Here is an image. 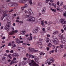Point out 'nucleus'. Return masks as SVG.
<instances>
[{
	"mask_svg": "<svg viewBox=\"0 0 66 66\" xmlns=\"http://www.w3.org/2000/svg\"><path fill=\"white\" fill-rule=\"evenodd\" d=\"M30 14L29 15H26V17H27L28 18L29 17V18L27 19V20L30 22H34L35 21V19L34 18L31 16V15L30 16Z\"/></svg>",
	"mask_w": 66,
	"mask_h": 66,
	"instance_id": "f257e3e1",
	"label": "nucleus"
},
{
	"mask_svg": "<svg viewBox=\"0 0 66 66\" xmlns=\"http://www.w3.org/2000/svg\"><path fill=\"white\" fill-rule=\"evenodd\" d=\"M31 62L29 63V64L30 66H39V65L37 64L33 60H32L31 61Z\"/></svg>",
	"mask_w": 66,
	"mask_h": 66,
	"instance_id": "f03ea898",
	"label": "nucleus"
},
{
	"mask_svg": "<svg viewBox=\"0 0 66 66\" xmlns=\"http://www.w3.org/2000/svg\"><path fill=\"white\" fill-rule=\"evenodd\" d=\"M61 43L62 44H64L65 43H66V38H64L63 35H62L61 36Z\"/></svg>",
	"mask_w": 66,
	"mask_h": 66,
	"instance_id": "7ed1b4c3",
	"label": "nucleus"
},
{
	"mask_svg": "<svg viewBox=\"0 0 66 66\" xmlns=\"http://www.w3.org/2000/svg\"><path fill=\"white\" fill-rule=\"evenodd\" d=\"M11 24V22L8 21L7 22L6 26L5 27V29L7 31H9V28L10 27ZM7 27H8V28H7Z\"/></svg>",
	"mask_w": 66,
	"mask_h": 66,
	"instance_id": "20e7f679",
	"label": "nucleus"
},
{
	"mask_svg": "<svg viewBox=\"0 0 66 66\" xmlns=\"http://www.w3.org/2000/svg\"><path fill=\"white\" fill-rule=\"evenodd\" d=\"M8 12V11L7 10L2 11V13L3 15H3L4 17H6V16H7L8 15L7 14H6V13H7Z\"/></svg>",
	"mask_w": 66,
	"mask_h": 66,
	"instance_id": "39448f33",
	"label": "nucleus"
},
{
	"mask_svg": "<svg viewBox=\"0 0 66 66\" xmlns=\"http://www.w3.org/2000/svg\"><path fill=\"white\" fill-rule=\"evenodd\" d=\"M53 42H54V45H57L59 43V41L57 38L55 39L54 40H53Z\"/></svg>",
	"mask_w": 66,
	"mask_h": 66,
	"instance_id": "423d86ee",
	"label": "nucleus"
},
{
	"mask_svg": "<svg viewBox=\"0 0 66 66\" xmlns=\"http://www.w3.org/2000/svg\"><path fill=\"white\" fill-rule=\"evenodd\" d=\"M39 27H37L36 28V29L34 30L33 31V32L34 33H37L38 32V31L39 30Z\"/></svg>",
	"mask_w": 66,
	"mask_h": 66,
	"instance_id": "0eeeda50",
	"label": "nucleus"
},
{
	"mask_svg": "<svg viewBox=\"0 0 66 66\" xmlns=\"http://www.w3.org/2000/svg\"><path fill=\"white\" fill-rule=\"evenodd\" d=\"M12 56L13 57H17V58L18 59V57L19 56V55H18V54L17 53H13L12 54Z\"/></svg>",
	"mask_w": 66,
	"mask_h": 66,
	"instance_id": "6e6552de",
	"label": "nucleus"
},
{
	"mask_svg": "<svg viewBox=\"0 0 66 66\" xmlns=\"http://www.w3.org/2000/svg\"><path fill=\"white\" fill-rule=\"evenodd\" d=\"M60 22H61L62 23H66V21L65 19H61L60 20Z\"/></svg>",
	"mask_w": 66,
	"mask_h": 66,
	"instance_id": "1a4fd4ad",
	"label": "nucleus"
},
{
	"mask_svg": "<svg viewBox=\"0 0 66 66\" xmlns=\"http://www.w3.org/2000/svg\"><path fill=\"white\" fill-rule=\"evenodd\" d=\"M32 11L31 9H29L28 11V13L29 15H32Z\"/></svg>",
	"mask_w": 66,
	"mask_h": 66,
	"instance_id": "9d476101",
	"label": "nucleus"
},
{
	"mask_svg": "<svg viewBox=\"0 0 66 66\" xmlns=\"http://www.w3.org/2000/svg\"><path fill=\"white\" fill-rule=\"evenodd\" d=\"M17 62H18V61H11V63H10V65H12V64H14V63H17Z\"/></svg>",
	"mask_w": 66,
	"mask_h": 66,
	"instance_id": "9b49d317",
	"label": "nucleus"
},
{
	"mask_svg": "<svg viewBox=\"0 0 66 66\" xmlns=\"http://www.w3.org/2000/svg\"><path fill=\"white\" fill-rule=\"evenodd\" d=\"M14 43H15L14 41H12V45L13 46V47H12V48H13V47H16V45Z\"/></svg>",
	"mask_w": 66,
	"mask_h": 66,
	"instance_id": "f8f14e48",
	"label": "nucleus"
},
{
	"mask_svg": "<svg viewBox=\"0 0 66 66\" xmlns=\"http://www.w3.org/2000/svg\"><path fill=\"white\" fill-rule=\"evenodd\" d=\"M29 58H32V59H34V58L35 57V56L33 55L29 54Z\"/></svg>",
	"mask_w": 66,
	"mask_h": 66,
	"instance_id": "ddd939ff",
	"label": "nucleus"
},
{
	"mask_svg": "<svg viewBox=\"0 0 66 66\" xmlns=\"http://www.w3.org/2000/svg\"><path fill=\"white\" fill-rule=\"evenodd\" d=\"M30 37H28L27 39V40H29V41H31L32 40V36H30Z\"/></svg>",
	"mask_w": 66,
	"mask_h": 66,
	"instance_id": "4468645a",
	"label": "nucleus"
},
{
	"mask_svg": "<svg viewBox=\"0 0 66 66\" xmlns=\"http://www.w3.org/2000/svg\"><path fill=\"white\" fill-rule=\"evenodd\" d=\"M44 20L42 21L41 22V24L43 27H45V24H44Z\"/></svg>",
	"mask_w": 66,
	"mask_h": 66,
	"instance_id": "2eb2a0df",
	"label": "nucleus"
},
{
	"mask_svg": "<svg viewBox=\"0 0 66 66\" xmlns=\"http://www.w3.org/2000/svg\"><path fill=\"white\" fill-rule=\"evenodd\" d=\"M13 2H11V3H9L8 4V5L9 6H13Z\"/></svg>",
	"mask_w": 66,
	"mask_h": 66,
	"instance_id": "dca6fc26",
	"label": "nucleus"
},
{
	"mask_svg": "<svg viewBox=\"0 0 66 66\" xmlns=\"http://www.w3.org/2000/svg\"><path fill=\"white\" fill-rule=\"evenodd\" d=\"M13 5H14V6H18V4L15 2H13Z\"/></svg>",
	"mask_w": 66,
	"mask_h": 66,
	"instance_id": "f3484780",
	"label": "nucleus"
},
{
	"mask_svg": "<svg viewBox=\"0 0 66 66\" xmlns=\"http://www.w3.org/2000/svg\"><path fill=\"white\" fill-rule=\"evenodd\" d=\"M39 60V58H38L37 57H36L35 58V61H36V62H37Z\"/></svg>",
	"mask_w": 66,
	"mask_h": 66,
	"instance_id": "a211bd4d",
	"label": "nucleus"
},
{
	"mask_svg": "<svg viewBox=\"0 0 66 66\" xmlns=\"http://www.w3.org/2000/svg\"><path fill=\"white\" fill-rule=\"evenodd\" d=\"M54 50H52L51 51L49 52V53L50 54H51V53H53L54 52Z\"/></svg>",
	"mask_w": 66,
	"mask_h": 66,
	"instance_id": "6ab92c4d",
	"label": "nucleus"
},
{
	"mask_svg": "<svg viewBox=\"0 0 66 66\" xmlns=\"http://www.w3.org/2000/svg\"><path fill=\"white\" fill-rule=\"evenodd\" d=\"M14 33V31H12L11 32L9 33V35H13Z\"/></svg>",
	"mask_w": 66,
	"mask_h": 66,
	"instance_id": "aec40b11",
	"label": "nucleus"
},
{
	"mask_svg": "<svg viewBox=\"0 0 66 66\" xmlns=\"http://www.w3.org/2000/svg\"><path fill=\"white\" fill-rule=\"evenodd\" d=\"M35 51V50H34V48H32L30 49V52H34Z\"/></svg>",
	"mask_w": 66,
	"mask_h": 66,
	"instance_id": "412c9836",
	"label": "nucleus"
},
{
	"mask_svg": "<svg viewBox=\"0 0 66 66\" xmlns=\"http://www.w3.org/2000/svg\"><path fill=\"white\" fill-rule=\"evenodd\" d=\"M54 62V58H52L51 59V63H53Z\"/></svg>",
	"mask_w": 66,
	"mask_h": 66,
	"instance_id": "4be33fe9",
	"label": "nucleus"
},
{
	"mask_svg": "<svg viewBox=\"0 0 66 66\" xmlns=\"http://www.w3.org/2000/svg\"><path fill=\"white\" fill-rule=\"evenodd\" d=\"M51 10L52 11H53V13H55V12H56V10H55L51 8Z\"/></svg>",
	"mask_w": 66,
	"mask_h": 66,
	"instance_id": "5701e85b",
	"label": "nucleus"
},
{
	"mask_svg": "<svg viewBox=\"0 0 66 66\" xmlns=\"http://www.w3.org/2000/svg\"><path fill=\"white\" fill-rule=\"evenodd\" d=\"M23 41H20L18 42H17V44H19L20 43H23Z\"/></svg>",
	"mask_w": 66,
	"mask_h": 66,
	"instance_id": "b1692460",
	"label": "nucleus"
},
{
	"mask_svg": "<svg viewBox=\"0 0 66 66\" xmlns=\"http://www.w3.org/2000/svg\"><path fill=\"white\" fill-rule=\"evenodd\" d=\"M52 6H53L54 7H55V8H56V4H54V3H53L52 4Z\"/></svg>",
	"mask_w": 66,
	"mask_h": 66,
	"instance_id": "393cba45",
	"label": "nucleus"
},
{
	"mask_svg": "<svg viewBox=\"0 0 66 66\" xmlns=\"http://www.w3.org/2000/svg\"><path fill=\"white\" fill-rule=\"evenodd\" d=\"M57 33H58V31H56L54 32H53V34L55 35V34H57Z\"/></svg>",
	"mask_w": 66,
	"mask_h": 66,
	"instance_id": "a878e982",
	"label": "nucleus"
},
{
	"mask_svg": "<svg viewBox=\"0 0 66 66\" xmlns=\"http://www.w3.org/2000/svg\"><path fill=\"white\" fill-rule=\"evenodd\" d=\"M26 2H27V1L26 0H23L22 4H25Z\"/></svg>",
	"mask_w": 66,
	"mask_h": 66,
	"instance_id": "bb28decb",
	"label": "nucleus"
},
{
	"mask_svg": "<svg viewBox=\"0 0 66 66\" xmlns=\"http://www.w3.org/2000/svg\"><path fill=\"white\" fill-rule=\"evenodd\" d=\"M15 42H19V39L18 38H15Z\"/></svg>",
	"mask_w": 66,
	"mask_h": 66,
	"instance_id": "cd10ccee",
	"label": "nucleus"
},
{
	"mask_svg": "<svg viewBox=\"0 0 66 66\" xmlns=\"http://www.w3.org/2000/svg\"><path fill=\"white\" fill-rule=\"evenodd\" d=\"M46 60H47V61L48 63H49V62H51V60H50V59L48 58Z\"/></svg>",
	"mask_w": 66,
	"mask_h": 66,
	"instance_id": "c85d7f7f",
	"label": "nucleus"
},
{
	"mask_svg": "<svg viewBox=\"0 0 66 66\" xmlns=\"http://www.w3.org/2000/svg\"><path fill=\"white\" fill-rule=\"evenodd\" d=\"M63 15L64 17H66V11L65 12V13L63 14Z\"/></svg>",
	"mask_w": 66,
	"mask_h": 66,
	"instance_id": "c756f323",
	"label": "nucleus"
},
{
	"mask_svg": "<svg viewBox=\"0 0 66 66\" xmlns=\"http://www.w3.org/2000/svg\"><path fill=\"white\" fill-rule=\"evenodd\" d=\"M4 16L3 15L1 17V20H3V19H4Z\"/></svg>",
	"mask_w": 66,
	"mask_h": 66,
	"instance_id": "7c9ffc66",
	"label": "nucleus"
},
{
	"mask_svg": "<svg viewBox=\"0 0 66 66\" xmlns=\"http://www.w3.org/2000/svg\"><path fill=\"white\" fill-rule=\"evenodd\" d=\"M42 30L44 33H45L46 32V30H45V28H43Z\"/></svg>",
	"mask_w": 66,
	"mask_h": 66,
	"instance_id": "2f4dec72",
	"label": "nucleus"
},
{
	"mask_svg": "<svg viewBox=\"0 0 66 66\" xmlns=\"http://www.w3.org/2000/svg\"><path fill=\"white\" fill-rule=\"evenodd\" d=\"M22 1H23V0H20L18 1V2H19V3H20L22 4Z\"/></svg>",
	"mask_w": 66,
	"mask_h": 66,
	"instance_id": "473e14b6",
	"label": "nucleus"
},
{
	"mask_svg": "<svg viewBox=\"0 0 66 66\" xmlns=\"http://www.w3.org/2000/svg\"><path fill=\"white\" fill-rule=\"evenodd\" d=\"M4 46H5V45H3L2 44H1V48H2V47L3 48V47H4Z\"/></svg>",
	"mask_w": 66,
	"mask_h": 66,
	"instance_id": "72a5a7b5",
	"label": "nucleus"
},
{
	"mask_svg": "<svg viewBox=\"0 0 66 66\" xmlns=\"http://www.w3.org/2000/svg\"><path fill=\"white\" fill-rule=\"evenodd\" d=\"M8 57H9V58L10 59H12V57L11 56V54H9L8 55Z\"/></svg>",
	"mask_w": 66,
	"mask_h": 66,
	"instance_id": "f704fd0d",
	"label": "nucleus"
},
{
	"mask_svg": "<svg viewBox=\"0 0 66 66\" xmlns=\"http://www.w3.org/2000/svg\"><path fill=\"white\" fill-rule=\"evenodd\" d=\"M25 8L24 7V6H23L22 7H21V10H22V11H23V10H24V8Z\"/></svg>",
	"mask_w": 66,
	"mask_h": 66,
	"instance_id": "c9c22d12",
	"label": "nucleus"
},
{
	"mask_svg": "<svg viewBox=\"0 0 66 66\" xmlns=\"http://www.w3.org/2000/svg\"><path fill=\"white\" fill-rule=\"evenodd\" d=\"M23 51V49L22 48H21L20 50L19 51H20V52H22V51Z\"/></svg>",
	"mask_w": 66,
	"mask_h": 66,
	"instance_id": "e433bc0d",
	"label": "nucleus"
},
{
	"mask_svg": "<svg viewBox=\"0 0 66 66\" xmlns=\"http://www.w3.org/2000/svg\"><path fill=\"white\" fill-rule=\"evenodd\" d=\"M47 45L48 46H49L50 47H51V46H52V44H51V43H50L49 44H48Z\"/></svg>",
	"mask_w": 66,
	"mask_h": 66,
	"instance_id": "4c0bfd02",
	"label": "nucleus"
},
{
	"mask_svg": "<svg viewBox=\"0 0 66 66\" xmlns=\"http://www.w3.org/2000/svg\"><path fill=\"white\" fill-rule=\"evenodd\" d=\"M23 6L25 8L27 7H28V5L27 4H26L24 5Z\"/></svg>",
	"mask_w": 66,
	"mask_h": 66,
	"instance_id": "58836bf2",
	"label": "nucleus"
},
{
	"mask_svg": "<svg viewBox=\"0 0 66 66\" xmlns=\"http://www.w3.org/2000/svg\"><path fill=\"white\" fill-rule=\"evenodd\" d=\"M25 32V31H22L21 32H20L21 34H24V32Z\"/></svg>",
	"mask_w": 66,
	"mask_h": 66,
	"instance_id": "ea45409f",
	"label": "nucleus"
},
{
	"mask_svg": "<svg viewBox=\"0 0 66 66\" xmlns=\"http://www.w3.org/2000/svg\"><path fill=\"white\" fill-rule=\"evenodd\" d=\"M29 4H30V5H32V1L31 0H30V1Z\"/></svg>",
	"mask_w": 66,
	"mask_h": 66,
	"instance_id": "a19ab883",
	"label": "nucleus"
},
{
	"mask_svg": "<svg viewBox=\"0 0 66 66\" xmlns=\"http://www.w3.org/2000/svg\"><path fill=\"white\" fill-rule=\"evenodd\" d=\"M60 46L61 48H63V47H64V45H60Z\"/></svg>",
	"mask_w": 66,
	"mask_h": 66,
	"instance_id": "79ce46f5",
	"label": "nucleus"
},
{
	"mask_svg": "<svg viewBox=\"0 0 66 66\" xmlns=\"http://www.w3.org/2000/svg\"><path fill=\"white\" fill-rule=\"evenodd\" d=\"M45 12H46V11L43 10L42 11V14H45Z\"/></svg>",
	"mask_w": 66,
	"mask_h": 66,
	"instance_id": "37998d69",
	"label": "nucleus"
},
{
	"mask_svg": "<svg viewBox=\"0 0 66 66\" xmlns=\"http://www.w3.org/2000/svg\"><path fill=\"white\" fill-rule=\"evenodd\" d=\"M38 44H39V45H40V46H42V43L41 42H38Z\"/></svg>",
	"mask_w": 66,
	"mask_h": 66,
	"instance_id": "c03bdc74",
	"label": "nucleus"
},
{
	"mask_svg": "<svg viewBox=\"0 0 66 66\" xmlns=\"http://www.w3.org/2000/svg\"><path fill=\"white\" fill-rule=\"evenodd\" d=\"M49 41V39L47 38L46 39V43H48Z\"/></svg>",
	"mask_w": 66,
	"mask_h": 66,
	"instance_id": "a18cd8bd",
	"label": "nucleus"
},
{
	"mask_svg": "<svg viewBox=\"0 0 66 66\" xmlns=\"http://www.w3.org/2000/svg\"><path fill=\"white\" fill-rule=\"evenodd\" d=\"M63 5V2H61L60 3V6H62Z\"/></svg>",
	"mask_w": 66,
	"mask_h": 66,
	"instance_id": "49530a36",
	"label": "nucleus"
},
{
	"mask_svg": "<svg viewBox=\"0 0 66 66\" xmlns=\"http://www.w3.org/2000/svg\"><path fill=\"white\" fill-rule=\"evenodd\" d=\"M52 23V22H49V24L48 25L49 26H50L51 24Z\"/></svg>",
	"mask_w": 66,
	"mask_h": 66,
	"instance_id": "de8ad7c7",
	"label": "nucleus"
},
{
	"mask_svg": "<svg viewBox=\"0 0 66 66\" xmlns=\"http://www.w3.org/2000/svg\"><path fill=\"white\" fill-rule=\"evenodd\" d=\"M5 57H2V60L3 61H4V60H5Z\"/></svg>",
	"mask_w": 66,
	"mask_h": 66,
	"instance_id": "09e8293b",
	"label": "nucleus"
},
{
	"mask_svg": "<svg viewBox=\"0 0 66 66\" xmlns=\"http://www.w3.org/2000/svg\"><path fill=\"white\" fill-rule=\"evenodd\" d=\"M56 4L58 5H60V2L59 1L57 2V3Z\"/></svg>",
	"mask_w": 66,
	"mask_h": 66,
	"instance_id": "8fccbe9b",
	"label": "nucleus"
},
{
	"mask_svg": "<svg viewBox=\"0 0 66 66\" xmlns=\"http://www.w3.org/2000/svg\"><path fill=\"white\" fill-rule=\"evenodd\" d=\"M26 57H28L29 56V54L28 53L26 54Z\"/></svg>",
	"mask_w": 66,
	"mask_h": 66,
	"instance_id": "3c124183",
	"label": "nucleus"
},
{
	"mask_svg": "<svg viewBox=\"0 0 66 66\" xmlns=\"http://www.w3.org/2000/svg\"><path fill=\"white\" fill-rule=\"evenodd\" d=\"M23 59L24 60H27V58L26 57H24L23 58Z\"/></svg>",
	"mask_w": 66,
	"mask_h": 66,
	"instance_id": "603ef678",
	"label": "nucleus"
},
{
	"mask_svg": "<svg viewBox=\"0 0 66 66\" xmlns=\"http://www.w3.org/2000/svg\"><path fill=\"white\" fill-rule=\"evenodd\" d=\"M50 1V0H46L45 2L47 3H48V2Z\"/></svg>",
	"mask_w": 66,
	"mask_h": 66,
	"instance_id": "864d4df0",
	"label": "nucleus"
},
{
	"mask_svg": "<svg viewBox=\"0 0 66 66\" xmlns=\"http://www.w3.org/2000/svg\"><path fill=\"white\" fill-rule=\"evenodd\" d=\"M60 8H57V11H60Z\"/></svg>",
	"mask_w": 66,
	"mask_h": 66,
	"instance_id": "5fc2aeb1",
	"label": "nucleus"
},
{
	"mask_svg": "<svg viewBox=\"0 0 66 66\" xmlns=\"http://www.w3.org/2000/svg\"><path fill=\"white\" fill-rule=\"evenodd\" d=\"M60 46H56V49H57V48H60Z\"/></svg>",
	"mask_w": 66,
	"mask_h": 66,
	"instance_id": "6e6d98bb",
	"label": "nucleus"
},
{
	"mask_svg": "<svg viewBox=\"0 0 66 66\" xmlns=\"http://www.w3.org/2000/svg\"><path fill=\"white\" fill-rule=\"evenodd\" d=\"M21 48V47H19L18 48V50L20 51V49Z\"/></svg>",
	"mask_w": 66,
	"mask_h": 66,
	"instance_id": "4d7b16f0",
	"label": "nucleus"
},
{
	"mask_svg": "<svg viewBox=\"0 0 66 66\" xmlns=\"http://www.w3.org/2000/svg\"><path fill=\"white\" fill-rule=\"evenodd\" d=\"M61 31L62 33H64V30L63 29H61Z\"/></svg>",
	"mask_w": 66,
	"mask_h": 66,
	"instance_id": "13d9d810",
	"label": "nucleus"
},
{
	"mask_svg": "<svg viewBox=\"0 0 66 66\" xmlns=\"http://www.w3.org/2000/svg\"><path fill=\"white\" fill-rule=\"evenodd\" d=\"M13 9L11 10L10 11H9V13H11V12H13Z\"/></svg>",
	"mask_w": 66,
	"mask_h": 66,
	"instance_id": "bf43d9fd",
	"label": "nucleus"
},
{
	"mask_svg": "<svg viewBox=\"0 0 66 66\" xmlns=\"http://www.w3.org/2000/svg\"><path fill=\"white\" fill-rule=\"evenodd\" d=\"M9 52H10V51L8 50H6V53H9Z\"/></svg>",
	"mask_w": 66,
	"mask_h": 66,
	"instance_id": "052dcab7",
	"label": "nucleus"
},
{
	"mask_svg": "<svg viewBox=\"0 0 66 66\" xmlns=\"http://www.w3.org/2000/svg\"><path fill=\"white\" fill-rule=\"evenodd\" d=\"M48 63V62L47 60H46L45 62V64H47Z\"/></svg>",
	"mask_w": 66,
	"mask_h": 66,
	"instance_id": "680f3d73",
	"label": "nucleus"
},
{
	"mask_svg": "<svg viewBox=\"0 0 66 66\" xmlns=\"http://www.w3.org/2000/svg\"><path fill=\"white\" fill-rule=\"evenodd\" d=\"M11 46V43H9L8 44V46Z\"/></svg>",
	"mask_w": 66,
	"mask_h": 66,
	"instance_id": "e2e57ef3",
	"label": "nucleus"
},
{
	"mask_svg": "<svg viewBox=\"0 0 66 66\" xmlns=\"http://www.w3.org/2000/svg\"><path fill=\"white\" fill-rule=\"evenodd\" d=\"M63 7L64 9H66V6L65 5H64L63 6Z\"/></svg>",
	"mask_w": 66,
	"mask_h": 66,
	"instance_id": "0e129e2a",
	"label": "nucleus"
},
{
	"mask_svg": "<svg viewBox=\"0 0 66 66\" xmlns=\"http://www.w3.org/2000/svg\"><path fill=\"white\" fill-rule=\"evenodd\" d=\"M63 10V9H60V12H62Z\"/></svg>",
	"mask_w": 66,
	"mask_h": 66,
	"instance_id": "69168bd1",
	"label": "nucleus"
},
{
	"mask_svg": "<svg viewBox=\"0 0 66 66\" xmlns=\"http://www.w3.org/2000/svg\"><path fill=\"white\" fill-rule=\"evenodd\" d=\"M52 48L53 49H54V48H55V46H54V45H53L52 46Z\"/></svg>",
	"mask_w": 66,
	"mask_h": 66,
	"instance_id": "338daca9",
	"label": "nucleus"
},
{
	"mask_svg": "<svg viewBox=\"0 0 66 66\" xmlns=\"http://www.w3.org/2000/svg\"><path fill=\"white\" fill-rule=\"evenodd\" d=\"M63 57H66V54H64L63 55Z\"/></svg>",
	"mask_w": 66,
	"mask_h": 66,
	"instance_id": "774afa93",
	"label": "nucleus"
}]
</instances>
